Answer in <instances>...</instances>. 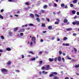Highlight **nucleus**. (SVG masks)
I'll return each mask as SVG.
<instances>
[{
    "label": "nucleus",
    "mask_w": 79,
    "mask_h": 79,
    "mask_svg": "<svg viewBox=\"0 0 79 79\" xmlns=\"http://www.w3.org/2000/svg\"><path fill=\"white\" fill-rule=\"evenodd\" d=\"M20 35H21V36H23V33H21L20 34Z\"/></svg>",
    "instance_id": "nucleus-49"
},
{
    "label": "nucleus",
    "mask_w": 79,
    "mask_h": 79,
    "mask_svg": "<svg viewBox=\"0 0 79 79\" xmlns=\"http://www.w3.org/2000/svg\"><path fill=\"white\" fill-rule=\"evenodd\" d=\"M72 24L73 25H76V22H73Z\"/></svg>",
    "instance_id": "nucleus-39"
},
{
    "label": "nucleus",
    "mask_w": 79,
    "mask_h": 79,
    "mask_svg": "<svg viewBox=\"0 0 79 79\" xmlns=\"http://www.w3.org/2000/svg\"><path fill=\"white\" fill-rule=\"evenodd\" d=\"M76 24H77V26L79 25V22L78 21H76Z\"/></svg>",
    "instance_id": "nucleus-15"
},
{
    "label": "nucleus",
    "mask_w": 79,
    "mask_h": 79,
    "mask_svg": "<svg viewBox=\"0 0 79 79\" xmlns=\"http://www.w3.org/2000/svg\"><path fill=\"white\" fill-rule=\"evenodd\" d=\"M65 45H66V46H69V45L68 44H65Z\"/></svg>",
    "instance_id": "nucleus-62"
},
{
    "label": "nucleus",
    "mask_w": 79,
    "mask_h": 79,
    "mask_svg": "<svg viewBox=\"0 0 79 79\" xmlns=\"http://www.w3.org/2000/svg\"><path fill=\"white\" fill-rule=\"evenodd\" d=\"M74 51L75 52V53H76L77 52V49L75 48H74Z\"/></svg>",
    "instance_id": "nucleus-35"
},
{
    "label": "nucleus",
    "mask_w": 79,
    "mask_h": 79,
    "mask_svg": "<svg viewBox=\"0 0 79 79\" xmlns=\"http://www.w3.org/2000/svg\"><path fill=\"white\" fill-rule=\"evenodd\" d=\"M39 53V54H42V51H40Z\"/></svg>",
    "instance_id": "nucleus-50"
},
{
    "label": "nucleus",
    "mask_w": 79,
    "mask_h": 79,
    "mask_svg": "<svg viewBox=\"0 0 79 79\" xmlns=\"http://www.w3.org/2000/svg\"><path fill=\"white\" fill-rule=\"evenodd\" d=\"M67 58H68L69 60H71V59L69 57V56H67Z\"/></svg>",
    "instance_id": "nucleus-44"
},
{
    "label": "nucleus",
    "mask_w": 79,
    "mask_h": 79,
    "mask_svg": "<svg viewBox=\"0 0 79 79\" xmlns=\"http://www.w3.org/2000/svg\"><path fill=\"white\" fill-rule=\"evenodd\" d=\"M1 37L2 39V40H3V39H5V38L4 37V36H1Z\"/></svg>",
    "instance_id": "nucleus-36"
},
{
    "label": "nucleus",
    "mask_w": 79,
    "mask_h": 79,
    "mask_svg": "<svg viewBox=\"0 0 79 79\" xmlns=\"http://www.w3.org/2000/svg\"><path fill=\"white\" fill-rule=\"evenodd\" d=\"M25 4V5H29V2H26Z\"/></svg>",
    "instance_id": "nucleus-43"
},
{
    "label": "nucleus",
    "mask_w": 79,
    "mask_h": 79,
    "mask_svg": "<svg viewBox=\"0 0 79 79\" xmlns=\"http://www.w3.org/2000/svg\"><path fill=\"white\" fill-rule=\"evenodd\" d=\"M58 60L59 61H61V57L59 56L58 57Z\"/></svg>",
    "instance_id": "nucleus-4"
},
{
    "label": "nucleus",
    "mask_w": 79,
    "mask_h": 79,
    "mask_svg": "<svg viewBox=\"0 0 79 79\" xmlns=\"http://www.w3.org/2000/svg\"><path fill=\"white\" fill-rule=\"evenodd\" d=\"M41 13H44V12H45V11L44 10H41Z\"/></svg>",
    "instance_id": "nucleus-40"
},
{
    "label": "nucleus",
    "mask_w": 79,
    "mask_h": 79,
    "mask_svg": "<svg viewBox=\"0 0 79 79\" xmlns=\"http://www.w3.org/2000/svg\"><path fill=\"white\" fill-rule=\"evenodd\" d=\"M35 15L37 17H38V18H39V15L38 14H36Z\"/></svg>",
    "instance_id": "nucleus-30"
},
{
    "label": "nucleus",
    "mask_w": 79,
    "mask_h": 79,
    "mask_svg": "<svg viewBox=\"0 0 79 79\" xmlns=\"http://www.w3.org/2000/svg\"><path fill=\"white\" fill-rule=\"evenodd\" d=\"M11 61H9L8 62H7V64L8 65H10L11 64Z\"/></svg>",
    "instance_id": "nucleus-14"
},
{
    "label": "nucleus",
    "mask_w": 79,
    "mask_h": 79,
    "mask_svg": "<svg viewBox=\"0 0 79 79\" xmlns=\"http://www.w3.org/2000/svg\"><path fill=\"white\" fill-rule=\"evenodd\" d=\"M53 76H54V75H53V74L50 75V77H53Z\"/></svg>",
    "instance_id": "nucleus-32"
},
{
    "label": "nucleus",
    "mask_w": 79,
    "mask_h": 79,
    "mask_svg": "<svg viewBox=\"0 0 79 79\" xmlns=\"http://www.w3.org/2000/svg\"><path fill=\"white\" fill-rule=\"evenodd\" d=\"M30 45H32V42H31L30 44Z\"/></svg>",
    "instance_id": "nucleus-55"
},
{
    "label": "nucleus",
    "mask_w": 79,
    "mask_h": 79,
    "mask_svg": "<svg viewBox=\"0 0 79 79\" xmlns=\"http://www.w3.org/2000/svg\"><path fill=\"white\" fill-rule=\"evenodd\" d=\"M66 31H72V30H73V28H67L66 29Z\"/></svg>",
    "instance_id": "nucleus-5"
},
{
    "label": "nucleus",
    "mask_w": 79,
    "mask_h": 79,
    "mask_svg": "<svg viewBox=\"0 0 79 79\" xmlns=\"http://www.w3.org/2000/svg\"><path fill=\"white\" fill-rule=\"evenodd\" d=\"M46 20H47V21H50V19H46Z\"/></svg>",
    "instance_id": "nucleus-61"
},
{
    "label": "nucleus",
    "mask_w": 79,
    "mask_h": 79,
    "mask_svg": "<svg viewBox=\"0 0 79 79\" xmlns=\"http://www.w3.org/2000/svg\"><path fill=\"white\" fill-rule=\"evenodd\" d=\"M52 29V26H50V29Z\"/></svg>",
    "instance_id": "nucleus-57"
},
{
    "label": "nucleus",
    "mask_w": 79,
    "mask_h": 79,
    "mask_svg": "<svg viewBox=\"0 0 79 79\" xmlns=\"http://www.w3.org/2000/svg\"><path fill=\"white\" fill-rule=\"evenodd\" d=\"M1 71L2 73H5V72H7L8 70L5 69L3 68L1 70Z\"/></svg>",
    "instance_id": "nucleus-3"
},
{
    "label": "nucleus",
    "mask_w": 79,
    "mask_h": 79,
    "mask_svg": "<svg viewBox=\"0 0 79 79\" xmlns=\"http://www.w3.org/2000/svg\"><path fill=\"white\" fill-rule=\"evenodd\" d=\"M36 20L38 21V22H40V19H39V18H36Z\"/></svg>",
    "instance_id": "nucleus-22"
},
{
    "label": "nucleus",
    "mask_w": 79,
    "mask_h": 79,
    "mask_svg": "<svg viewBox=\"0 0 79 79\" xmlns=\"http://www.w3.org/2000/svg\"><path fill=\"white\" fill-rule=\"evenodd\" d=\"M77 15H76L74 18V19H76V18H77Z\"/></svg>",
    "instance_id": "nucleus-56"
},
{
    "label": "nucleus",
    "mask_w": 79,
    "mask_h": 79,
    "mask_svg": "<svg viewBox=\"0 0 79 79\" xmlns=\"http://www.w3.org/2000/svg\"><path fill=\"white\" fill-rule=\"evenodd\" d=\"M77 0H74L73 1V3H77Z\"/></svg>",
    "instance_id": "nucleus-21"
},
{
    "label": "nucleus",
    "mask_w": 79,
    "mask_h": 79,
    "mask_svg": "<svg viewBox=\"0 0 79 79\" xmlns=\"http://www.w3.org/2000/svg\"><path fill=\"white\" fill-rule=\"evenodd\" d=\"M15 0H8V1L9 2H15Z\"/></svg>",
    "instance_id": "nucleus-13"
},
{
    "label": "nucleus",
    "mask_w": 79,
    "mask_h": 79,
    "mask_svg": "<svg viewBox=\"0 0 79 79\" xmlns=\"http://www.w3.org/2000/svg\"><path fill=\"white\" fill-rule=\"evenodd\" d=\"M68 19H65L64 20V23H68Z\"/></svg>",
    "instance_id": "nucleus-8"
},
{
    "label": "nucleus",
    "mask_w": 79,
    "mask_h": 79,
    "mask_svg": "<svg viewBox=\"0 0 79 79\" xmlns=\"http://www.w3.org/2000/svg\"><path fill=\"white\" fill-rule=\"evenodd\" d=\"M65 79H69V77H66L65 78Z\"/></svg>",
    "instance_id": "nucleus-63"
},
{
    "label": "nucleus",
    "mask_w": 79,
    "mask_h": 79,
    "mask_svg": "<svg viewBox=\"0 0 79 79\" xmlns=\"http://www.w3.org/2000/svg\"><path fill=\"white\" fill-rule=\"evenodd\" d=\"M36 40V38L34 36H33L31 38V41L34 42V43L35 44V40Z\"/></svg>",
    "instance_id": "nucleus-2"
},
{
    "label": "nucleus",
    "mask_w": 79,
    "mask_h": 79,
    "mask_svg": "<svg viewBox=\"0 0 79 79\" xmlns=\"http://www.w3.org/2000/svg\"><path fill=\"white\" fill-rule=\"evenodd\" d=\"M18 27H16L14 28V32H15V31H18Z\"/></svg>",
    "instance_id": "nucleus-7"
},
{
    "label": "nucleus",
    "mask_w": 79,
    "mask_h": 79,
    "mask_svg": "<svg viewBox=\"0 0 79 79\" xmlns=\"http://www.w3.org/2000/svg\"><path fill=\"white\" fill-rule=\"evenodd\" d=\"M68 39V38L66 37H65L64 39H63V40L65 41Z\"/></svg>",
    "instance_id": "nucleus-29"
},
{
    "label": "nucleus",
    "mask_w": 79,
    "mask_h": 79,
    "mask_svg": "<svg viewBox=\"0 0 79 79\" xmlns=\"http://www.w3.org/2000/svg\"><path fill=\"white\" fill-rule=\"evenodd\" d=\"M62 60H63V62H64V58H62Z\"/></svg>",
    "instance_id": "nucleus-48"
},
{
    "label": "nucleus",
    "mask_w": 79,
    "mask_h": 79,
    "mask_svg": "<svg viewBox=\"0 0 79 79\" xmlns=\"http://www.w3.org/2000/svg\"><path fill=\"white\" fill-rule=\"evenodd\" d=\"M20 31L21 32H24L25 30L24 28H23L22 29H21L20 30Z\"/></svg>",
    "instance_id": "nucleus-17"
},
{
    "label": "nucleus",
    "mask_w": 79,
    "mask_h": 79,
    "mask_svg": "<svg viewBox=\"0 0 79 79\" xmlns=\"http://www.w3.org/2000/svg\"><path fill=\"white\" fill-rule=\"evenodd\" d=\"M29 53H31V54H34V52H32V51H30L29 52Z\"/></svg>",
    "instance_id": "nucleus-38"
},
{
    "label": "nucleus",
    "mask_w": 79,
    "mask_h": 79,
    "mask_svg": "<svg viewBox=\"0 0 79 79\" xmlns=\"http://www.w3.org/2000/svg\"><path fill=\"white\" fill-rule=\"evenodd\" d=\"M35 59H36L35 58L33 57V58L31 59V61H34V60H35Z\"/></svg>",
    "instance_id": "nucleus-11"
},
{
    "label": "nucleus",
    "mask_w": 79,
    "mask_h": 79,
    "mask_svg": "<svg viewBox=\"0 0 79 79\" xmlns=\"http://www.w3.org/2000/svg\"><path fill=\"white\" fill-rule=\"evenodd\" d=\"M54 6L55 7H56V6H57V4L56 3H54Z\"/></svg>",
    "instance_id": "nucleus-47"
},
{
    "label": "nucleus",
    "mask_w": 79,
    "mask_h": 79,
    "mask_svg": "<svg viewBox=\"0 0 79 79\" xmlns=\"http://www.w3.org/2000/svg\"><path fill=\"white\" fill-rule=\"evenodd\" d=\"M55 24H59V22H55Z\"/></svg>",
    "instance_id": "nucleus-41"
},
{
    "label": "nucleus",
    "mask_w": 79,
    "mask_h": 79,
    "mask_svg": "<svg viewBox=\"0 0 79 79\" xmlns=\"http://www.w3.org/2000/svg\"><path fill=\"white\" fill-rule=\"evenodd\" d=\"M52 74H54V75H57L58 73L56 72H52Z\"/></svg>",
    "instance_id": "nucleus-12"
},
{
    "label": "nucleus",
    "mask_w": 79,
    "mask_h": 79,
    "mask_svg": "<svg viewBox=\"0 0 79 79\" xmlns=\"http://www.w3.org/2000/svg\"><path fill=\"white\" fill-rule=\"evenodd\" d=\"M59 53L60 55H61L62 54V52L61 51H60L59 52Z\"/></svg>",
    "instance_id": "nucleus-37"
},
{
    "label": "nucleus",
    "mask_w": 79,
    "mask_h": 79,
    "mask_svg": "<svg viewBox=\"0 0 79 79\" xmlns=\"http://www.w3.org/2000/svg\"><path fill=\"white\" fill-rule=\"evenodd\" d=\"M3 11H4V10H3V9H2V10H1L0 12H3Z\"/></svg>",
    "instance_id": "nucleus-54"
},
{
    "label": "nucleus",
    "mask_w": 79,
    "mask_h": 79,
    "mask_svg": "<svg viewBox=\"0 0 79 79\" xmlns=\"http://www.w3.org/2000/svg\"><path fill=\"white\" fill-rule=\"evenodd\" d=\"M53 79H59V77L56 76H55Z\"/></svg>",
    "instance_id": "nucleus-9"
},
{
    "label": "nucleus",
    "mask_w": 79,
    "mask_h": 79,
    "mask_svg": "<svg viewBox=\"0 0 79 79\" xmlns=\"http://www.w3.org/2000/svg\"><path fill=\"white\" fill-rule=\"evenodd\" d=\"M47 5H45L43 6V8L44 9H46L47 8Z\"/></svg>",
    "instance_id": "nucleus-20"
},
{
    "label": "nucleus",
    "mask_w": 79,
    "mask_h": 79,
    "mask_svg": "<svg viewBox=\"0 0 79 79\" xmlns=\"http://www.w3.org/2000/svg\"><path fill=\"white\" fill-rule=\"evenodd\" d=\"M75 67L76 68H79V64H78L77 65H76L75 66Z\"/></svg>",
    "instance_id": "nucleus-28"
},
{
    "label": "nucleus",
    "mask_w": 79,
    "mask_h": 79,
    "mask_svg": "<svg viewBox=\"0 0 79 79\" xmlns=\"http://www.w3.org/2000/svg\"><path fill=\"white\" fill-rule=\"evenodd\" d=\"M70 7L73 8V7H74V5H73V4H70Z\"/></svg>",
    "instance_id": "nucleus-26"
},
{
    "label": "nucleus",
    "mask_w": 79,
    "mask_h": 79,
    "mask_svg": "<svg viewBox=\"0 0 79 79\" xmlns=\"http://www.w3.org/2000/svg\"><path fill=\"white\" fill-rule=\"evenodd\" d=\"M43 61H40L39 65H42Z\"/></svg>",
    "instance_id": "nucleus-23"
},
{
    "label": "nucleus",
    "mask_w": 79,
    "mask_h": 79,
    "mask_svg": "<svg viewBox=\"0 0 79 79\" xmlns=\"http://www.w3.org/2000/svg\"><path fill=\"white\" fill-rule=\"evenodd\" d=\"M8 34L10 36H11L12 35V33L11 32V31H9L8 32Z\"/></svg>",
    "instance_id": "nucleus-19"
},
{
    "label": "nucleus",
    "mask_w": 79,
    "mask_h": 79,
    "mask_svg": "<svg viewBox=\"0 0 79 79\" xmlns=\"http://www.w3.org/2000/svg\"><path fill=\"white\" fill-rule=\"evenodd\" d=\"M28 25L27 24H26L25 25H23L22 26V27H27V26Z\"/></svg>",
    "instance_id": "nucleus-25"
},
{
    "label": "nucleus",
    "mask_w": 79,
    "mask_h": 79,
    "mask_svg": "<svg viewBox=\"0 0 79 79\" xmlns=\"http://www.w3.org/2000/svg\"><path fill=\"white\" fill-rule=\"evenodd\" d=\"M56 20L58 22H59L60 21V20L58 19H57Z\"/></svg>",
    "instance_id": "nucleus-58"
},
{
    "label": "nucleus",
    "mask_w": 79,
    "mask_h": 79,
    "mask_svg": "<svg viewBox=\"0 0 79 79\" xmlns=\"http://www.w3.org/2000/svg\"><path fill=\"white\" fill-rule=\"evenodd\" d=\"M77 35V34H76V33H73V36H75L76 37V35Z\"/></svg>",
    "instance_id": "nucleus-42"
},
{
    "label": "nucleus",
    "mask_w": 79,
    "mask_h": 79,
    "mask_svg": "<svg viewBox=\"0 0 79 79\" xmlns=\"http://www.w3.org/2000/svg\"><path fill=\"white\" fill-rule=\"evenodd\" d=\"M6 50H7V51H10L11 50V48H7Z\"/></svg>",
    "instance_id": "nucleus-16"
},
{
    "label": "nucleus",
    "mask_w": 79,
    "mask_h": 79,
    "mask_svg": "<svg viewBox=\"0 0 79 79\" xmlns=\"http://www.w3.org/2000/svg\"><path fill=\"white\" fill-rule=\"evenodd\" d=\"M41 26L42 27H45V24L44 23H42Z\"/></svg>",
    "instance_id": "nucleus-24"
},
{
    "label": "nucleus",
    "mask_w": 79,
    "mask_h": 79,
    "mask_svg": "<svg viewBox=\"0 0 79 79\" xmlns=\"http://www.w3.org/2000/svg\"><path fill=\"white\" fill-rule=\"evenodd\" d=\"M0 52L1 53H2V52H3V50L0 49Z\"/></svg>",
    "instance_id": "nucleus-59"
},
{
    "label": "nucleus",
    "mask_w": 79,
    "mask_h": 79,
    "mask_svg": "<svg viewBox=\"0 0 79 79\" xmlns=\"http://www.w3.org/2000/svg\"><path fill=\"white\" fill-rule=\"evenodd\" d=\"M49 67H50V66L49 65H47L46 68L44 67V66L42 67L41 68V69L42 70H44V69H45V70H48V69H49Z\"/></svg>",
    "instance_id": "nucleus-1"
},
{
    "label": "nucleus",
    "mask_w": 79,
    "mask_h": 79,
    "mask_svg": "<svg viewBox=\"0 0 79 79\" xmlns=\"http://www.w3.org/2000/svg\"><path fill=\"white\" fill-rule=\"evenodd\" d=\"M61 7H64V3H62L61 5Z\"/></svg>",
    "instance_id": "nucleus-27"
},
{
    "label": "nucleus",
    "mask_w": 79,
    "mask_h": 79,
    "mask_svg": "<svg viewBox=\"0 0 79 79\" xmlns=\"http://www.w3.org/2000/svg\"><path fill=\"white\" fill-rule=\"evenodd\" d=\"M29 26H34V25L32 23H30L29 24Z\"/></svg>",
    "instance_id": "nucleus-33"
},
{
    "label": "nucleus",
    "mask_w": 79,
    "mask_h": 79,
    "mask_svg": "<svg viewBox=\"0 0 79 79\" xmlns=\"http://www.w3.org/2000/svg\"><path fill=\"white\" fill-rule=\"evenodd\" d=\"M77 15H79V12H77Z\"/></svg>",
    "instance_id": "nucleus-64"
},
{
    "label": "nucleus",
    "mask_w": 79,
    "mask_h": 79,
    "mask_svg": "<svg viewBox=\"0 0 79 79\" xmlns=\"http://www.w3.org/2000/svg\"><path fill=\"white\" fill-rule=\"evenodd\" d=\"M72 13H73V15H74L75 14H76V11L74 10H73L72 11Z\"/></svg>",
    "instance_id": "nucleus-10"
},
{
    "label": "nucleus",
    "mask_w": 79,
    "mask_h": 79,
    "mask_svg": "<svg viewBox=\"0 0 79 79\" xmlns=\"http://www.w3.org/2000/svg\"><path fill=\"white\" fill-rule=\"evenodd\" d=\"M53 61V59L50 58V61L52 62Z\"/></svg>",
    "instance_id": "nucleus-31"
},
{
    "label": "nucleus",
    "mask_w": 79,
    "mask_h": 79,
    "mask_svg": "<svg viewBox=\"0 0 79 79\" xmlns=\"http://www.w3.org/2000/svg\"><path fill=\"white\" fill-rule=\"evenodd\" d=\"M58 58V57H56L54 60L56 62V61H57V59Z\"/></svg>",
    "instance_id": "nucleus-34"
},
{
    "label": "nucleus",
    "mask_w": 79,
    "mask_h": 79,
    "mask_svg": "<svg viewBox=\"0 0 79 79\" xmlns=\"http://www.w3.org/2000/svg\"><path fill=\"white\" fill-rule=\"evenodd\" d=\"M0 18L2 19H3V16H2L1 14H0Z\"/></svg>",
    "instance_id": "nucleus-18"
},
{
    "label": "nucleus",
    "mask_w": 79,
    "mask_h": 79,
    "mask_svg": "<svg viewBox=\"0 0 79 79\" xmlns=\"http://www.w3.org/2000/svg\"><path fill=\"white\" fill-rule=\"evenodd\" d=\"M51 40H54V39H55V37H53L51 38Z\"/></svg>",
    "instance_id": "nucleus-53"
},
{
    "label": "nucleus",
    "mask_w": 79,
    "mask_h": 79,
    "mask_svg": "<svg viewBox=\"0 0 79 79\" xmlns=\"http://www.w3.org/2000/svg\"><path fill=\"white\" fill-rule=\"evenodd\" d=\"M64 8H66V9L68 8V6L67 5L65 6Z\"/></svg>",
    "instance_id": "nucleus-45"
},
{
    "label": "nucleus",
    "mask_w": 79,
    "mask_h": 79,
    "mask_svg": "<svg viewBox=\"0 0 79 79\" xmlns=\"http://www.w3.org/2000/svg\"><path fill=\"white\" fill-rule=\"evenodd\" d=\"M60 11H59L57 13V15H58L60 14Z\"/></svg>",
    "instance_id": "nucleus-46"
},
{
    "label": "nucleus",
    "mask_w": 79,
    "mask_h": 79,
    "mask_svg": "<svg viewBox=\"0 0 79 79\" xmlns=\"http://www.w3.org/2000/svg\"><path fill=\"white\" fill-rule=\"evenodd\" d=\"M30 16L32 18H34V15L32 14H30Z\"/></svg>",
    "instance_id": "nucleus-6"
},
{
    "label": "nucleus",
    "mask_w": 79,
    "mask_h": 79,
    "mask_svg": "<svg viewBox=\"0 0 79 79\" xmlns=\"http://www.w3.org/2000/svg\"><path fill=\"white\" fill-rule=\"evenodd\" d=\"M21 56H22V59H23V58H24V55H21Z\"/></svg>",
    "instance_id": "nucleus-52"
},
{
    "label": "nucleus",
    "mask_w": 79,
    "mask_h": 79,
    "mask_svg": "<svg viewBox=\"0 0 79 79\" xmlns=\"http://www.w3.org/2000/svg\"><path fill=\"white\" fill-rule=\"evenodd\" d=\"M41 42H44V40L42 39H41L40 41Z\"/></svg>",
    "instance_id": "nucleus-51"
},
{
    "label": "nucleus",
    "mask_w": 79,
    "mask_h": 79,
    "mask_svg": "<svg viewBox=\"0 0 79 79\" xmlns=\"http://www.w3.org/2000/svg\"><path fill=\"white\" fill-rule=\"evenodd\" d=\"M57 41H60V38H57Z\"/></svg>",
    "instance_id": "nucleus-60"
}]
</instances>
